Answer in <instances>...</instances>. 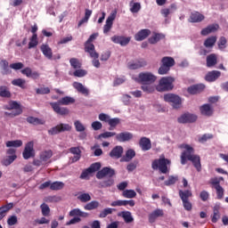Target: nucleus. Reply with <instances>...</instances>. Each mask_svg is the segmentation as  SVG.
Listing matches in <instances>:
<instances>
[{"label":"nucleus","mask_w":228,"mask_h":228,"mask_svg":"<svg viewBox=\"0 0 228 228\" xmlns=\"http://www.w3.org/2000/svg\"><path fill=\"white\" fill-rule=\"evenodd\" d=\"M115 175V169L111 167H105L97 172L96 177L98 179H104V177H109L106 180L98 183V188H111L115 184V180L112 178Z\"/></svg>","instance_id":"nucleus-1"},{"label":"nucleus","mask_w":228,"mask_h":228,"mask_svg":"<svg viewBox=\"0 0 228 228\" xmlns=\"http://www.w3.org/2000/svg\"><path fill=\"white\" fill-rule=\"evenodd\" d=\"M76 100L70 96H65L59 100L57 102H50V106L57 115H69V109L61 106H69V104H74Z\"/></svg>","instance_id":"nucleus-2"},{"label":"nucleus","mask_w":228,"mask_h":228,"mask_svg":"<svg viewBox=\"0 0 228 228\" xmlns=\"http://www.w3.org/2000/svg\"><path fill=\"white\" fill-rule=\"evenodd\" d=\"M172 162L168 159H165V156H161L159 159H154L151 163V168L153 170H159L161 174H168V166Z\"/></svg>","instance_id":"nucleus-3"},{"label":"nucleus","mask_w":228,"mask_h":228,"mask_svg":"<svg viewBox=\"0 0 228 228\" xmlns=\"http://www.w3.org/2000/svg\"><path fill=\"white\" fill-rule=\"evenodd\" d=\"M175 78L172 77H161L159 81V85L156 87L158 92H170L174 90V82Z\"/></svg>","instance_id":"nucleus-4"},{"label":"nucleus","mask_w":228,"mask_h":228,"mask_svg":"<svg viewBox=\"0 0 228 228\" xmlns=\"http://www.w3.org/2000/svg\"><path fill=\"white\" fill-rule=\"evenodd\" d=\"M178 193H179V197L183 202V209H185V211H191V209H193V205L190 201V198L193 197V193L191 192V191L180 190Z\"/></svg>","instance_id":"nucleus-5"},{"label":"nucleus","mask_w":228,"mask_h":228,"mask_svg":"<svg viewBox=\"0 0 228 228\" xmlns=\"http://www.w3.org/2000/svg\"><path fill=\"white\" fill-rule=\"evenodd\" d=\"M157 79L158 77L149 71L141 72L138 77H135L136 83H139L140 85H152L153 83H156Z\"/></svg>","instance_id":"nucleus-6"},{"label":"nucleus","mask_w":228,"mask_h":228,"mask_svg":"<svg viewBox=\"0 0 228 228\" xmlns=\"http://www.w3.org/2000/svg\"><path fill=\"white\" fill-rule=\"evenodd\" d=\"M180 149H184L181 154V164L186 165L187 161H190L191 158L195 156V149L189 144H181Z\"/></svg>","instance_id":"nucleus-7"},{"label":"nucleus","mask_w":228,"mask_h":228,"mask_svg":"<svg viewBox=\"0 0 228 228\" xmlns=\"http://www.w3.org/2000/svg\"><path fill=\"white\" fill-rule=\"evenodd\" d=\"M165 102H168L175 110H179L181 105L183 104V100L181 96L175 94H166L164 95Z\"/></svg>","instance_id":"nucleus-8"},{"label":"nucleus","mask_w":228,"mask_h":228,"mask_svg":"<svg viewBox=\"0 0 228 228\" xmlns=\"http://www.w3.org/2000/svg\"><path fill=\"white\" fill-rule=\"evenodd\" d=\"M90 54V57L93 58L92 64L96 69H99L101 67V62L99 61V53L95 51V45H90L87 46V52Z\"/></svg>","instance_id":"nucleus-9"},{"label":"nucleus","mask_w":228,"mask_h":228,"mask_svg":"<svg viewBox=\"0 0 228 228\" xmlns=\"http://www.w3.org/2000/svg\"><path fill=\"white\" fill-rule=\"evenodd\" d=\"M70 129H72V126H70V125L61 123L49 129L48 134H50L51 136H54V134H59V133H64V131H70Z\"/></svg>","instance_id":"nucleus-10"},{"label":"nucleus","mask_w":228,"mask_h":228,"mask_svg":"<svg viewBox=\"0 0 228 228\" xmlns=\"http://www.w3.org/2000/svg\"><path fill=\"white\" fill-rule=\"evenodd\" d=\"M197 115L191 114V113H185L182 115L180 118H178L179 124H193V122H197Z\"/></svg>","instance_id":"nucleus-11"},{"label":"nucleus","mask_w":228,"mask_h":228,"mask_svg":"<svg viewBox=\"0 0 228 228\" xmlns=\"http://www.w3.org/2000/svg\"><path fill=\"white\" fill-rule=\"evenodd\" d=\"M33 142H28L23 151L22 156L24 159H29V158H35V150L33 149Z\"/></svg>","instance_id":"nucleus-12"},{"label":"nucleus","mask_w":228,"mask_h":228,"mask_svg":"<svg viewBox=\"0 0 228 228\" xmlns=\"http://www.w3.org/2000/svg\"><path fill=\"white\" fill-rule=\"evenodd\" d=\"M117 19V11L112 12L106 20V24L103 27V33H110L111 28H113V20Z\"/></svg>","instance_id":"nucleus-13"},{"label":"nucleus","mask_w":228,"mask_h":228,"mask_svg":"<svg viewBox=\"0 0 228 228\" xmlns=\"http://www.w3.org/2000/svg\"><path fill=\"white\" fill-rule=\"evenodd\" d=\"M206 89V86L204 84H196L193 86H191L187 88L188 94H191V95H197V94H200L201 92H204Z\"/></svg>","instance_id":"nucleus-14"},{"label":"nucleus","mask_w":228,"mask_h":228,"mask_svg":"<svg viewBox=\"0 0 228 228\" xmlns=\"http://www.w3.org/2000/svg\"><path fill=\"white\" fill-rule=\"evenodd\" d=\"M218 29H220V25H218V23L210 24L201 29L200 35H202V37H208V35H210V33H216Z\"/></svg>","instance_id":"nucleus-15"},{"label":"nucleus","mask_w":228,"mask_h":228,"mask_svg":"<svg viewBox=\"0 0 228 228\" xmlns=\"http://www.w3.org/2000/svg\"><path fill=\"white\" fill-rule=\"evenodd\" d=\"M135 204L136 203L134 202V200H116V201H112L110 203V206L112 208H117V207H120V206H130V208H134Z\"/></svg>","instance_id":"nucleus-16"},{"label":"nucleus","mask_w":228,"mask_h":228,"mask_svg":"<svg viewBox=\"0 0 228 228\" xmlns=\"http://www.w3.org/2000/svg\"><path fill=\"white\" fill-rule=\"evenodd\" d=\"M111 41L114 44H119V45H122L124 47L131 42V37H126L124 36H113L111 37Z\"/></svg>","instance_id":"nucleus-17"},{"label":"nucleus","mask_w":228,"mask_h":228,"mask_svg":"<svg viewBox=\"0 0 228 228\" xmlns=\"http://www.w3.org/2000/svg\"><path fill=\"white\" fill-rule=\"evenodd\" d=\"M147 61L143 59H140L134 61L128 62V69L130 70H136L138 69H142V67H146Z\"/></svg>","instance_id":"nucleus-18"},{"label":"nucleus","mask_w":228,"mask_h":228,"mask_svg":"<svg viewBox=\"0 0 228 228\" xmlns=\"http://www.w3.org/2000/svg\"><path fill=\"white\" fill-rule=\"evenodd\" d=\"M222 76V72L218 70H212L208 71L207 75L205 76V81H208V83H213L218 79Z\"/></svg>","instance_id":"nucleus-19"},{"label":"nucleus","mask_w":228,"mask_h":228,"mask_svg":"<svg viewBox=\"0 0 228 228\" xmlns=\"http://www.w3.org/2000/svg\"><path fill=\"white\" fill-rule=\"evenodd\" d=\"M165 216V212L163 211V209L157 208L149 215V217H148L149 222L150 224H154V222H156V220H158L159 216Z\"/></svg>","instance_id":"nucleus-20"},{"label":"nucleus","mask_w":228,"mask_h":228,"mask_svg":"<svg viewBox=\"0 0 228 228\" xmlns=\"http://www.w3.org/2000/svg\"><path fill=\"white\" fill-rule=\"evenodd\" d=\"M73 87L78 92V94L85 95V97H88V95H90V90H88V88L85 87V86L79 82H74Z\"/></svg>","instance_id":"nucleus-21"},{"label":"nucleus","mask_w":228,"mask_h":228,"mask_svg":"<svg viewBox=\"0 0 228 228\" xmlns=\"http://www.w3.org/2000/svg\"><path fill=\"white\" fill-rule=\"evenodd\" d=\"M21 74L27 77H31V79H38L40 77V73L38 71H33L29 67L23 69Z\"/></svg>","instance_id":"nucleus-22"},{"label":"nucleus","mask_w":228,"mask_h":228,"mask_svg":"<svg viewBox=\"0 0 228 228\" xmlns=\"http://www.w3.org/2000/svg\"><path fill=\"white\" fill-rule=\"evenodd\" d=\"M139 145L142 151H151L152 149V142H151V139L147 137H142L139 141Z\"/></svg>","instance_id":"nucleus-23"},{"label":"nucleus","mask_w":228,"mask_h":228,"mask_svg":"<svg viewBox=\"0 0 228 228\" xmlns=\"http://www.w3.org/2000/svg\"><path fill=\"white\" fill-rule=\"evenodd\" d=\"M122 154H124V148L122 146H116L111 150L109 156L114 158V159H119V158H122Z\"/></svg>","instance_id":"nucleus-24"},{"label":"nucleus","mask_w":228,"mask_h":228,"mask_svg":"<svg viewBox=\"0 0 228 228\" xmlns=\"http://www.w3.org/2000/svg\"><path fill=\"white\" fill-rule=\"evenodd\" d=\"M116 140L120 142H129V140H133V134L129 132L116 134Z\"/></svg>","instance_id":"nucleus-25"},{"label":"nucleus","mask_w":228,"mask_h":228,"mask_svg":"<svg viewBox=\"0 0 228 228\" xmlns=\"http://www.w3.org/2000/svg\"><path fill=\"white\" fill-rule=\"evenodd\" d=\"M150 35H151V29L143 28L135 34L134 38L136 42H142V40H145V38H147Z\"/></svg>","instance_id":"nucleus-26"},{"label":"nucleus","mask_w":228,"mask_h":228,"mask_svg":"<svg viewBox=\"0 0 228 228\" xmlns=\"http://www.w3.org/2000/svg\"><path fill=\"white\" fill-rule=\"evenodd\" d=\"M204 19H206V16H204V14L200 13L199 12H193L191 13L189 21L192 23L202 22Z\"/></svg>","instance_id":"nucleus-27"},{"label":"nucleus","mask_w":228,"mask_h":228,"mask_svg":"<svg viewBox=\"0 0 228 228\" xmlns=\"http://www.w3.org/2000/svg\"><path fill=\"white\" fill-rule=\"evenodd\" d=\"M10 108H11V110H14V111H12L11 113V115L12 117H17L19 115H21L22 108H20V104H19V102H10Z\"/></svg>","instance_id":"nucleus-28"},{"label":"nucleus","mask_w":228,"mask_h":228,"mask_svg":"<svg viewBox=\"0 0 228 228\" xmlns=\"http://www.w3.org/2000/svg\"><path fill=\"white\" fill-rule=\"evenodd\" d=\"M189 161H191L193 167L196 168L197 172H201L202 165L200 164V156L194 155L189 158Z\"/></svg>","instance_id":"nucleus-29"},{"label":"nucleus","mask_w":228,"mask_h":228,"mask_svg":"<svg viewBox=\"0 0 228 228\" xmlns=\"http://www.w3.org/2000/svg\"><path fill=\"white\" fill-rule=\"evenodd\" d=\"M1 65V74L3 76H8V74H12V70L10 69V64L8 63V61L6 60H2L0 61Z\"/></svg>","instance_id":"nucleus-30"},{"label":"nucleus","mask_w":228,"mask_h":228,"mask_svg":"<svg viewBox=\"0 0 228 228\" xmlns=\"http://www.w3.org/2000/svg\"><path fill=\"white\" fill-rule=\"evenodd\" d=\"M218 63V58L216 57V54L211 53L207 56V67L208 69H211V67H215Z\"/></svg>","instance_id":"nucleus-31"},{"label":"nucleus","mask_w":228,"mask_h":228,"mask_svg":"<svg viewBox=\"0 0 228 228\" xmlns=\"http://www.w3.org/2000/svg\"><path fill=\"white\" fill-rule=\"evenodd\" d=\"M40 50L47 60H53V49H51V47L47 45H42Z\"/></svg>","instance_id":"nucleus-32"},{"label":"nucleus","mask_w":228,"mask_h":228,"mask_svg":"<svg viewBox=\"0 0 228 228\" xmlns=\"http://www.w3.org/2000/svg\"><path fill=\"white\" fill-rule=\"evenodd\" d=\"M200 111L201 115H204L205 117H211L213 115V108H211V105L209 104H204L200 108Z\"/></svg>","instance_id":"nucleus-33"},{"label":"nucleus","mask_w":228,"mask_h":228,"mask_svg":"<svg viewBox=\"0 0 228 228\" xmlns=\"http://www.w3.org/2000/svg\"><path fill=\"white\" fill-rule=\"evenodd\" d=\"M13 208V203L0 207V222L6 216V213Z\"/></svg>","instance_id":"nucleus-34"},{"label":"nucleus","mask_w":228,"mask_h":228,"mask_svg":"<svg viewBox=\"0 0 228 228\" xmlns=\"http://www.w3.org/2000/svg\"><path fill=\"white\" fill-rule=\"evenodd\" d=\"M118 216H122L126 224H131L134 222V218H133L130 211H122L120 214H118Z\"/></svg>","instance_id":"nucleus-35"},{"label":"nucleus","mask_w":228,"mask_h":228,"mask_svg":"<svg viewBox=\"0 0 228 228\" xmlns=\"http://www.w3.org/2000/svg\"><path fill=\"white\" fill-rule=\"evenodd\" d=\"M101 204L97 200H93L84 206L86 211H93V209H97Z\"/></svg>","instance_id":"nucleus-36"},{"label":"nucleus","mask_w":228,"mask_h":228,"mask_svg":"<svg viewBox=\"0 0 228 228\" xmlns=\"http://www.w3.org/2000/svg\"><path fill=\"white\" fill-rule=\"evenodd\" d=\"M65 188V183L63 182H53L51 183L50 190L53 191H58L60 190H63Z\"/></svg>","instance_id":"nucleus-37"},{"label":"nucleus","mask_w":228,"mask_h":228,"mask_svg":"<svg viewBox=\"0 0 228 228\" xmlns=\"http://www.w3.org/2000/svg\"><path fill=\"white\" fill-rule=\"evenodd\" d=\"M39 158L41 159V161H49V159H51V158H53V151L48 150V151H45L43 152L40 153Z\"/></svg>","instance_id":"nucleus-38"},{"label":"nucleus","mask_w":228,"mask_h":228,"mask_svg":"<svg viewBox=\"0 0 228 228\" xmlns=\"http://www.w3.org/2000/svg\"><path fill=\"white\" fill-rule=\"evenodd\" d=\"M216 40L217 37L216 36H211L209 37H208L205 41H204V45L208 48L209 47H214L215 45L216 44Z\"/></svg>","instance_id":"nucleus-39"},{"label":"nucleus","mask_w":228,"mask_h":228,"mask_svg":"<svg viewBox=\"0 0 228 228\" xmlns=\"http://www.w3.org/2000/svg\"><path fill=\"white\" fill-rule=\"evenodd\" d=\"M162 65H165L166 67H168L169 69L171 67H174L175 65V61L172 57H163L161 60Z\"/></svg>","instance_id":"nucleus-40"},{"label":"nucleus","mask_w":228,"mask_h":228,"mask_svg":"<svg viewBox=\"0 0 228 228\" xmlns=\"http://www.w3.org/2000/svg\"><path fill=\"white\" fill-rule=\"evenodd\" d=\"M134 156H136V151H134L133 149H130L126 151V156L122 158L121 161H131Z\"/></svg>","instance_id":"nucleus-41"},{"label":"nucleus","mask_w":228,"mask_h":228,"mask_svg":"<svg viewBox=\"0 0 228 228\" xmlns=\"http://www.w3.org/2000/svg\"><path fill=\"white\" fill-rule=\"evenodd\" d=\"M177 181H179L178 175H170L168 179L164 182V184L165 186H174Z\"/></svg>","instance_id":"nucleus-42"},{"label":"nucleus","mask_w":228,"mask_h":228,"mask_svg":"<svg viewBox=\"0 0 228 228\" xmlns=\"http://www.w3.org/2000/svg\"><path fill=\"white\" fill-rule=\"evenodd\" d=\"M141 89L142 92H145V94H154L156 87L151 84H142Z\"/></svg>","instance_id":"nucleus-43"},{"label":"nucleus","mask_w":228,"mask_h":228,"mask_svg":"<svg viewBox=\"0 0 228 228\" xmlns=\"http://www.w3.org/2000/svg\"><path fill=\"white\" fill-rule=\"evenodd\" d=\"M110 127H109V131H113V129H115L116 126H118V124H120V118H110L109 122H108Z\"/></svg>","instance_id":"nucleus-44"},{"label":"nucleus","mask_w":228,"mask_h":228,"mask_svg":"<svg viewBox=\"0 0 228 228\" xmlns=\"http://www.w3.org/2000/svg\"><path fill=\"white\" fill-rule=\"evenodd\" d=\"M12 85H13V86H19L20 88H22L23 90H25V88H27L26 81L22 78L13 79L12 81Z\"/></svg>","instance_id":"nucleus-45"},{"label":"nucleus","mask_w":228,"mask_h":228,"mask_svg":"<svg viewBox=\"0 0 228 228\" xmlns=\"http://www.w3.org/2000/svg\"><path fill=\"white\" fill-rule=\"evenodd\" d=\"M163 38H165V35H163V34H154L152 37H151L148 39V42L154 45V44H158V42H159V40H161Z\"/></svg>","instance_id":"nucleus-46"},{"label":"nucleus","mask_w":228,"mask_h":228,"mask_svg":"<svg viewBox=\"0 0 228 228\" xmlns=\"http://www.w3.org/2000/svg\"><path fill=\"white\" fill-rule=\"evenodd\" d=\"M0 97L10 98L12 97V93L8 90L6 86H0Z\"/></svg>","instance_id":"nucleus-47"},{"label":"nucleus","mask_w":228,"mask_h":228,"mask_svg":"<svg viewBox=\"0 0 228 228\" xmlns=\"http://www.w3.org/2000/svg\"><path fill=\"white\" fill-rule=\"evenodd\" d=\"M130 12L132 13H138V12H140V10H142V4L138 2H130Z\"/></svg>","instance_id":"nucleus-48"},{"label":"nucleus","mask_w":228,"mask_h":228,"mask_svg":"<svg viewBox=\"0 0 228 228\" xmlns=\"http://www.w3.org/2000/svg\"><path fill=\"white\" fill-rule=\"evenodd\" d=\"M69 63H70V66L72 67V69H81L82 67V63H81V61H79V59L77 58H71L69 60Z\"/></svg>","instance_id":"nucleus-49"},{"label":"nucleus","mask_w":228,"mask_h":228,"mask_svg":"<svg viewBox=\"0 0 228 228\" xmlns=\"http://www.w3.org/2000/svg\"><path fill=\"white\" fill-rule=\"evenodd\" d=\"M38 45V35H32L28 43V49H33Z\"/></svg>","instance_id":"nucleus-50"},{"label":"nucleus","mask_w":228,"mask_h":228,"mask_svg":"<svg viewBox=\"0 0 228 228\" xmlns=\"http://www.w3.org/2000/svg\"><path fill=\"white\" fill-rule=\"evenodd\" d=\"M17 159V155H10L7 158L4 159L2 163L4 165V167H9V165H12V162H14Z\"/></svg>","instance_id":"nucleus-51"},{"label":"nucleus","mask_w":228,"mask_h":228,"mask_svg":"<svg viewBox=\"0 0 228 228\" xmlns=\"http://www.w3.org/2000/svg\"><path fill=\"white\" fill-rule=\"evenodd\" d=\"M122 196L125 199H134L136 197V191L134 190H125L122 192Z\"/></svg>","instance_id":"nucleus-52"},{"label":"nucleus","mask_w":228,"mask_h":228,"mask_svg":"<svg viewBox=\"0 0 228 228\" xmlns=\"http://www.w3.org/2000/svg\"><path fill=\"white\" fill-rule=\"evenodd\" d=\"M27 122H28V124H32L33 126H42V124H44L40 118L35 117L27 118Z\"/></svg>","instance_id":"nucleus-53"},{"label":"nucleus","mask_w":228,"mask_h":228,"mask_svg":"<svg viewBox=\"0 0 228 228\" xmlns=\"http://www.w3.org/2000/svg\"><path fill=\"white\" fill-rule=\"evenodd\" d=\"M97 37H99V34L98 33H94V34H92L89 38L87 39V41L86 42L85 44V51L87 52L88 51V48L89 45H94V44H92V41L93 40H95V38H97Z\"/></svg>","instance_id":"nucleus-54"},{"label":"nucleus","mask_w":228,"mask_h":228,"mask_svg":"<svg viewBox=\"0 0 228 228\" xmlns=\"http://www.w3.org/2000/svg\"><path fill=\"white\" fill-rule=\"evenodd\" d=\"M40 208L43 216H49V215H51V208H49V205L43 203L40 206Z\"/></svg>","instance_id":"nucleus-55"},{"label":"nucleus","mask_w":228,"mask_h":228,"mask_svg":"<svg viewBox=\"0 0 228 228\" xmlns=\"http://www.w3.org/2000/svg\"><path fill=\"white\" fill-rule=\"evenodd\" d=\"M218 220H220V211L216 207H215L213 209V216H211V222L213 224H216Z\"/></svg>","instance_id":"nucleus-56"},{"label":"nucleus","mask_w":228,"mask_h":228,"mask_svg":"<svg viewBox=\"0 0 228 228\" xmlns=\"http://www.w3.org/2000/svg\"><path fill=\"white\" fill-rule=\"evenodd\" d=\"M217 45L220 51H224V49L227 47V38H225V37H221L218 40Z\"/></svg>","instance_id":"nucleus-57"},{"label":"nucleus","mask_w":228,"mask_h":228,"mask_svg":"<svg viewBox=\"0 0 228 228\" xmlns=\"http://www.w3.org/2000/svg\"><path fill=\"white\" fill-rule=\"evenodd\" d=\"M112 136H117V133L115 132H104L102 134H100L97 137V140H102L106 138H112Z\"/></svg>","instance_id":"nucleus-58"},{"label":"nucleus","mask_w":228,"mask_h":228,"mask_svg":"<svg viewBox=\"0 0 228 228\" xmlns=\"http://www.w3.org/2000/svg\"><path fill=\"white\" fill-rule=\"evenodd\" d=\"M77 200H80V202H90L92 200V196H90L89 193H82L79 196H77Z\"/></svg>","instance_id":"nucleus-59"},{"label":"nucleus","mask_w":228,"mask_h":228,"mask_svg":"<svg viewBox=\"0 0 228 228\" xmlns=\"http://www.w3.org/2000/svg\"><path fill=\"white\" fill-rule=\"evenodd\" d=\"M6 147H22V141L21 140H15V141H8L6 142Z\"/></svg>","instance_id":"nucleus-60"},{"label":"nucleus","mask_w":228,"mask_h":228,"mask_svg":"<svg viewBox=\"0 0 228 228\" xmlns=\"http://www.w3.org/2000/svg\"><path fill=\"white\" fill-rule=\"evenodd\" d=\"M113 211H115V209L113 208H104L102 211L100 212L99 218H106L108 215H111Z\"/></svg>","instance_id":"nucleus-61"},{"label":"nucleus","mask_w":228,"mask_h":228,"mask_svg":"<svg viewBox=\"0 0 228 228\" xmlns=\"http://www.w3.org/2000/svg\"><path fill=\"white\" fill-rule=\"evenodd\" d=\"M215 190L216 192V199L218 200H222V199H224V187H222V185H219V186L216 187Z\"/></svg>","instance_id":"nucleus-62"},{"label":"nucleus","mask_w":228,"mask_h":228,"mask_svg":"<svg viewBox=\"0 0 228 228\" xmlns=\"http://www.w3.org/2000/svg\"><path fill=\"white\" fill-rule=\"evenodd\" d=\"M74 126H75V129L77 133H83V132H85V129H86L85 127V125H83V123H81V121H79V120H76L74 122Z\"/></svg>","instance_id":"nucleus-63"},{"label":"nucleus","mask_w":228,"mask_h":228,"mask_svg":"<svg viewBox=\"0 0 228 228\" xmlns=\"http://www.w3.org/2000/svg\"><path fill=\"white\" fill-rule=\"evenodd\" d=\"M88 169L91 171V174H94L95 172H98V170H101V164L99 162L93 163Z\"/></svg>","instance_id":"nucleus-64"}]
</instances>
